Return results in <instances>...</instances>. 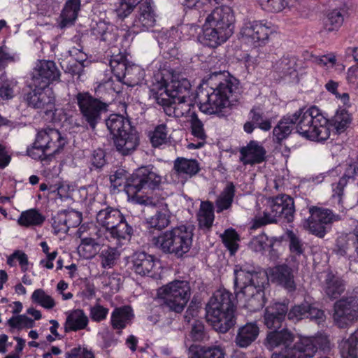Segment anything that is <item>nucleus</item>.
<instances>
[{"mask_svg": "<svg viewBox=\"0 0 358 358\" xmlns=\"http://www.w3.org/2000/svg\"><path fill=\"white\" fill-rule=\"evenodd\" d=\"M239 85V80L232 76L211 83L199 94L200 110L208 115L222 113L231 103L238 101Z\"/></svg>", "mask_w": 358, "mask_h": 358, "instance_id": "obj_1", "label": "nucleus"}, {"mask_svg": "<svg viewBox=\"0 0 358 358\" xmlns=\"http://www.w3.org/2000/svg\"><path fill=\"white\" fill-rule=\"evenodd\" d=\"M235 17L232 8L227 6L215 8L206 17L202 27L201 43L215 48L225 43L233 34Z\"/></svg>", "mask_w": 358, "mask_h": 358, "instance_id": "obj_2", "label": "nucleus"}, {"mask_svg": "<svg viewBox=\"0 0 358 358\" xmlns=\"http://www.w3.org/2000/svg\"><path fill=\"white\" fill-rule=\"evenodd\" d=\"M232 294L226 289H217L206 307V321L218 332L226 333L236 323V307Z\"/></svg>", "mask_w": 358, "mask_h": 358, "instance_id": "obj_3", "label": "nucleus"}, {"mask_svg": "<svg viewBox=\"0 0 358 358\" xmlns=\"http://www.w3.org/2000/svg\"><path fill=\"white\" fill-rule=\"evenodd\" d=\"M96 221L106 231L109 243L115 247L127 245L134 234L129 217L116 208L107 206L100 210L96 213Z\"/></svg>", "mask_w": 358, "mask_h": 358, "instance_id": "obj_4", "label": "nucleus"}, {"mask_svg": "<svg viewBox=\"0 0 358 358\" xmlns=\"http://www.w3.org/2000/svg\"><path fill=\"white\" fill-rule=\"evenodd\" d=\"M162 177L155 171L153 166H143L137 170L127 180L124 190L129 199L136 203L157 207L159 200L151 196L140 194L148 193L159 187Z\"/></svg>", "mask_w": 358, "mask_h": 358, "instance_id": "obj_5", "label": "nucleus"}, {"mask_svg": "<svg viewBox=\"0 0 358 358\" xmlns=\"http://www.w3.org/2000/svg\"><path fill=\"white\" fill-rule=\"evenodd\" d=\"M292 114L296 131L303 138L317 142L329 138V120L317 107L302 108Z\"/></svg>", "mask_w": 358, "mask_h": 358, "instance_id": "obj_6", "label": "nucleus"}, {"mask_svg": "<svg viewBox=\"0 0 358 358\" xmlns=\"http://www.w3.org/2000/svg\"><path fill=\"white\" fill-rule=\"evenodd\" d=\"M245 271L234 270L235 290L240 289L239 292L248 297L245 299V308L250 312H257L260 310L266 303L264 285L268 280L267 273L265 272L264 277L256 284L255 278H258V275L262 274V270H259V272L255 270H247L245 274Z\"/></svg>", "mask_w": 358, "mask_h": 358, "instance_id": "obj_7", "label": "nucleus"}, {"mask_svg": "<svg viewBox=\"0 0 358 358\" xmlns=\"http://www.w3.org/2000/svg\"><path fill=\"white\" fill-rule=\"evenodd\" d=\"M193 235V227L182 224L154 237L152 241L164 252L182 257L191 249Z\"/></svg>", "mask_w": 358, "mask_h": 358, "instance_id": "obj_8", "label": "nucleus"}, {"mask_svg": "<svg viewBox=\"0 0 358 358\" xmlns=\"http://www.w3.org/2000/svg\"><path fill=\"white\" fill-rule=\"evenodd\" d=\"M80 115L82 126L86 129L94 131L102 116L108 110V103L92 96L88 92H78L75 96Z\"/></svg>", "mask_w": 358, "mask_h": 358, "instance_id": "obj_9", "label": "nucleus"}, {"mask_svg": "<svg viewBox=\"0 0 358 358\" xmlns=\"http://www.w3.org/2000/svg\"><path fill=\"white\" fill-rule=\"evenodd\" d=\"M294 202L291 196L287 194L277 196L269 201L268 207L262 216L255 217L252 228L257 229L276 222L279 217H283L287 222H292L294 220Z\"/></svg>", "mask_w": 358, "mask_h": 358, "instance_id": "obj_10", "label": "nucleus"}, {"mask_svg": "<svg viewBox=\"0 0 358 358\" xmlns=\"http://www.w3.org/2000/svg\"><path fill=\"white\" fill-rule=\"evenodd\" d=\"M157 296L162 301V306L170 311L180 313L190 297V288L186 281L175 280L159 287Z\"/></svg>", "mask_w": 358, "mask_h": 358, "instance_id": "obj_11", "label": "nucleus"}, {"mask_svg": "<svg viewBox=\"0 0 358 358\" xmlns=\"http://www.w3.org/2000/svg\"><path fill=\"white\" fill-rule=\"evenodd\" d=\"M330 341L324 333L318 332L313 337H301L285 355H275L273 358H312L317 350H329Z\"/></svg>", "mask_w": 358, "mask_h": 358, "instance_id": "obj_12", "label": "nucleus"}, {"mask_svg": "<svg viewBox=\"0 0 358 358\" xmlns=\"http://www.w3.org/2000/svg\"><path fill=\"white\" fill-rule=\"evenodd\" d=\"M166 90L167 87L164 84L152 87L150 89L151 96L157 104L163 107L164 113L168 116L178 118L188 115L191 108L194 107L190 98L170 99Z\"/></svg>", "mask_w": 358, "mask_h": 358, "instance_id": "obj_13", "label": "nucleus"}, {"mask_svg": "<svg viewBox=\"0 0 358 358\" xmlns=\"http://www.w3.org/2000/svg\"><path fill=\"white\" fill-rule=\"evenodd\" d=\"M309 213V217L303 222V227L319 238H323L331 224L340 220V215L328 208L311 206Z\"/></svg>", "mask_w": 358, "mask_h": 358, "instance_id": "obj_14", "label": "nucleus"}, {"mask_svg": "<svg viewBox=\"0 0 358 358\" xmlns=\"http://www.w3.org/2000/svg\"><path fill=\"white\" fill-rule=\"evenodd\" d=\"M23 99L29 107L46 110L52 108L55 100L52 89L42 85L38 86L32 80L29 85V90L24 94Z\"/></svg>", "mask_w": 358, "mask_h": 358, "instance_id": "obj_15", "label": "nucleus"}, {"mask_svg": "<svg viewBox=\"0 0 358 358\" xmlns=\"http://www.w3.org/2000/svg\"><path fill=\"white\" fill-rule=\"evenodd\" d=\"M358 319V299L354 297L341 299L334 304V320L336 324L345 329Z\"/></svg>", "mask_w": 358, "mask_h": 358, "instance_id": "obj_16", "label": "nucleus"}, {"mask_svg": "<svg viewBox=\"0 0 358 358\" xmlns=\"http://www.w3.org/2000/svg\"><path fill=\"white\" fill-rule=\"evenodd\" d=\"M34 142L37 146L55 155L64 148L67 140L57 129L46 128L38 131Z\"/></svg>", "mask_w": 358, "mask_h": 358, "instance_id": "obj_17", "label": "nucleus"}, {"mask_svg": "<svg viewBox=\"0 0 358 358\" xmlns=\"http://www.w3.org/2000/svg\"><path fill=\"white\" fill-rule=\"evenodd\" d=\"M61 72L52 60H39L32 71L31 80L38 86L49 87L53 82L60 79Z\"/></svg>", "mask_w": 358, "mask_h": 358, "instance_id": "obj_18", "label": "nucleus"}, {"mask_svg": "<svg viewBox=\"0 0 358 358\" xmlns=\"http://www.w3.org/2000/svg\"><path fill=\"white\" fill-rule=\"evenodd\" d=\"M272 32L271 23L263 21L247 22L241 30L243 38L251 41L255 45L265 43Z\"/></svg>", "mask_w": 358, "mask_h": 358, "instance_id": "obj_19", "label": "nucleus"}, {"mask_svg": "<svg viewBox=\"0 0 358 358\" xmlns=\"http://www.w3.org/2000/svg\"><path fill=\"white\" fill-rule=\"evenodd\" d=\"M156 13L150 0H145L138 6V14L136 15L132 28L134 32L146 31L156 24Z\"/></svg>", "mask_w": 358, "mask_h": 358, "instance_id": "obj_20", "label": "nucleus"}, {"mask_svg": "<svg viewBox=\"0 0 358 358\" xmlns=\"http://www.w3.org/2000/svg\"><path fill=\"white\" fill-rule=\"evenodd\" d=\"M116 150L122 155L127 156L133 153L139 145V134L134 127L131 129H124L123 132L113 137Z\"/></svg>", "mask_w": 358, "mask_h": 358, "instance_id": "obj_21", "label": "nucleus"}, {"mask_svg": "<svg viewBox=\"0 0 358 358\" xmlns=\"http://www.w3.org/2000/svg\"><path fill=\"white\" fill-rule=\"evenodd\" d=\"M288 310L287 304L276 302L265 308L264 324L269 329H279L285 322Z\"/></svg>", "mask_w": 358, "mask_h": 358, "instance_id": "obj_22", "label": "nucleus"}, {"mask_svg": "<svg viewBox=\"0 0 358 358\" xmlns=\"http://www.w3.org/2000/svg\"><path fill=\"white\" fill-rule=\"evenodd\" d=\"M200 170L201 166L196 159L178 157L173 161V171L182 184L197 175Z\"/></svg>", "mask_w": 358, "mask_h": 358, "instance_id": "obj_23", "label": "nucleus"}, {"mask_svg": "<svg viewBox=\"0 0 358 358\" xmlns=\"http://www.w3.org/2000/svg\"><path fill=\"white\" fill-rule=\"evenodd\" d=\"M294 335L287 328L278 331V329H273L270 331L266 336V344L268 348H274L280 345H283L284 349L278 353L274 352L272 354L271 358L275 355H285L288 349H291L293 346L289 347L291 343L294 341Z\"/></svg>", "mask_w": 358, "mask_h": 358, "instance_id": "obj_24", "label": "nucleus"}, {"mask_svg": "<svg viewBox=\"0 0 358 358\" xmlns=\"http://www.w3.org/2000/svg\"><path fill=\"white\" fill-rule=\"evenodd\" d=\"M240 160L244 165H254L263 162L266 159V150L256 141H250L240 150Z\"/></svg>", "mask_w": 358, "mask_h": 358, "instance_id": "obj_25", "label": "nucleus"}, {"mask_svg": "<svg viewBox=\"0 0 358 358\" xmlns=\"http://www.w3.org/2000/svg\"><path fill=\"white\" fill-rule=\"evenodd\" d=\"M66 318L64 328L66 333L85 329L89 324V318L83 309L76 308L66 312Z\"/></svg>", "mask_w": 358, "mask_h": 358, "instance_id": "obj_26", "label": "nucleus"}, {"mask_svg": "<svg viewBox=\"0 0 358 358\" xmlns=\"http://www.w3.org/2000/svg\"><path fill=\"white\" fill-rule=\"evenodd\" d=\"M134 313L130 306L115 308L110 316V324L113 329L120 332L132 322Z\"/></svg>", "mask_w": 358, "mask_h": 358, "instance_id": "obj_27", "label": "nucleus"}, {"mask_svg": "<svg viewBox=\"0 0 358 358\" xmlns=\"http://www.w3.org/2000/svg\"><path fill=\"white\" fill-rule=\"evenodd\" d=\"M161 84L166 85L167 87L166 93L170 99H189L190 98L191 84L186 78L181 80H172L170 84H167L165 80H162L154 85L156 87Z\"/></svg>", "mask_w": 358, "mask_h": 358, "instance_id": "obj_28", "label": "nucleus"}, {"mask_svg": "<svg viewBox=\"0 0 358 358\" xmlns=\"http://www.w3.org/2000/svg\"><path fill=\"white\" fill-rule=\"evenodd\" d=\"M249 121L244 124V131L251 134L255 127L263 131H268L271 129V121L264 118V113L259 108H252L249 113Z\"/></svg>", "mask_w": 358, "mask_h": 358, "instance_id": "obj_29", "label": "nucleus"}, {"mask_svg": "<svg viewBox=\"0 0 358 358\" xmlns=\"http://www.w3.org/2000/svg\"><path fill=\"white\" fill-rule=\"evenodd\" d=\"M294 127H295V122L293 114L284 115L273 128V141L277 143H281L284 139L290 135Z\"/></svg>", "mask_w": 358, "mask_h": 358, "instance_id": "obj_30", "label": "nucleus"}, {"mask_svg": "<svg viewBox=\"0 0 358 358\" xmlns=\"http://www.w3.org/2000/svg\"><path fill=\"white\" fill-rule=\"evenodd\" d=\"M259 333V329L255 323H247L238 329L236 343L241 348H246L257 339Z\"/></svg>", "mask_w": 358, "mask_h": 358, "instance_id": "obj_31", "label": "nucleus"}, {"mask_svg": "<svg viewBox=\"0 0 358 358\" xmlns=\"http://www.w3.org/2000/svg\"><path fill=\"white\" fill-rule=\"evenodd\" d=\"M80 10V0L67 1L60 15V27L64 28L73 25L78 17Z\"/></svg>", "mask_w": 358, "mask_h": 358, "instance_id": "obj_32", "label": "nucleus"}, {"mask_svg": "<svg viewBox=\"0 0 358 358\" xmlns=\"http://www.w3.org/2000/svg\"><path fill=\"white\" fill-rule=\"evenodd\" d=\"M157 263H159L157 258L144 252H135L127 259L129 268H153Z\"/></svg>", "mask_w": 358, "mask_h": 358, "instance_id": "obj_33", "label": "nucleus"}, {"mask_svg": "<svg viewBox=\"0 0 358 358\" xmlns=\"http://www.w3.org/2000/svg\"><path fill=\"white\" fill-rule=\"evenodd\" d=\"M324 290L327 295L331 299L338 298L345 291L344 281L334 274L332 270H329L327 274Z\"/></svg>", "mask_w": 358, "mask_h": 358, "instance_id": "obj_34", "label": "nucleus"}, {"mask_svg": "<svg viewBox=\"0 0 358 358\" xmlns=\"http://www.w3.org/2000/svg\"><path fill=\"white\" fill-rule=\"evenodd\" d=\"M45 221V215L38 209L31 208L21 213L17 223L22 227L34 228L41 227Z\"/></svg>", "mask_w": 358, "mask_h": 358, "instance_id": "obj_35", "label": "nucleus"}, {"mask_svg": "<svg viewBox=\"0 0 358 358\" xmlns=\"http://www.w3.org/2000/svg\"><path fill=\"white\" fill-rule=\"evenodd\" d=\"M293 270H263V274L265 272L271 275L273 280L281 285L289 292H293L296 289V284L294 280Z\"/></svg>", "mask_w": 358, "mask_h": 358, "instance_id": "obj_36", "label": "nucleus"}, {"mask_svg": "<svg viewBox=\"0 0 358 358\" xmlns=\"http://www.w3.org/2000/svg\"><path fill=\"white\" fill-rule=\"evenodd\" d=\"M92 34L100 40L108 43V45L113 44L117 39V32L114 31L113 25L107 24L104 21H99L92 26Z\"/></svg>", "mask_w": 358, "mask_h": 358, "instance_id": "obj_37", "label": "nucleus"}, {"mask_svg": "<svg viewBox=\"0 0 358 358\" xmlns=\"http://www.w3.org/2000/svg\"><path fill=\"white\" fill-rule=\"evenodd\" d=\"M129 65L130 64L125 53L120 52L117 55L113 53L111 56L110 66L113 73L119 83H122L123 78H125V74Z\"/></svg>", "mask_w": 358, "mask_h": 358, "instance_id": "obj_38", "label": "nucleus"}, {"mask_svg": "<svg viewBox=\"0 0 358 358\" xmlns=\"http://www.w3.org/2000/svg\"><path fill=\"white\" fill-rule=\"evenodd\" d=\"M178 30L171 28L159 39V45L161 49L167 52L170 57H175L178 54L177 44L178 41Z\"/></svg>", "mask_w": 358, "mask_h": 358, "instance_id": "obj_39", "label": "nucleus"}, {"mask_svg": "<svg viewBox=\"0 0 358 358\" xmlns=\"http://www.w3.org/2000/svg\"><path fill=\"white\" fill-rule=\"evenodd\" d=\"M215 219L214 206L209 201H201L197 213L199 227L202 229L210 230Z\"/></svg>", "mask_w": 358, "mask_h": 358, "instance_id": "obj_40", "label": "nucleus"}, {"mask_svg": "<svg viewBox=\"0 0 358 358\" xmlns=\"http://www.w3.org/2000/svg\"><path fill=\"white\" fill-rule=\"evenodd\" d=\"M79 237L86 236L87 238L94 239V242L99 243L102 245H107L109 243V238L101 227L98 228L94 224L91 225H82L78 231Z\"/></svg>", "mask_w": 358, "mask_h": 358, "instance_id": "obj_41", "label": "nucleus"}, {"mask_svg": "<svg viewBox=\"0 0 358 358\" xmlns=\"http://www.w3.org/2000/svg\"><path fill=\"white\" fill-rule=\"evenodd\" d=\"M105 121L107 129L113 136L124 129H131L130 120L120 114H111Z\"/></svg>", "mask_w": 358, "mask_h": 358, "instance_id": "obj_42", "label": "nucleus"}, {"mask_svg": "<svg viewBox=\"0 0 358 358\" xmlns=\"http://www.w3.org/2000/svg\"><path fill=\"white\" fill-rule=\"evenodd\" d=\"M236 193V187L232 182H227L216 199L217 213H221L231 208Z\"/></svg>", "mask_w": 358, "mask_h": 358, "instance_id": "obj_43", "label": "nucleus"}, {"mask_svg": "<svg viewBox=\"0 0 358 358\" xmlns=\"http://www.w3.org/2000/svg\"><path fill=\"white\" fill-rule=\"evenodd\" d=\"M148 137L152 146L155 148H161L170 143L169 129L165 124L157 125L149 132Z\"/></svg>", "mask_w": 358, "mask_h": 358, "instance_id": "obj_44", "label": "nucleus"}, {"mask_svg": "<svg viewBox=\"0 0 358 358\" xmlns=\"http://www.w3.org/2000/svg\"><path fill=\"white\" fill-rule=\"evenodd\" d=\"M343 358H358V329L339 344Z\"/></svg>", "mask_w": 358, "mask_h": 358, "instance_id": "obj_45", "label": "nucleus"}, {"mask_svg": "<svg viewBox=\"0 0 358 358\" xmlns=\"http://www.w3.org/2000/svg\"><path fill=\"white\" fill-rule=\"evenodd\" d=\"M351 122V117L345 109H338L335 115L329 120V127H331L336 133L343 132Z\"/></svg>", "mask_w": 358, "mask_h": 358, "instance_id": "obj_46", "label": "nucleus"}, {"mask_svg": "<svg viewBox=\"0 0 358 358\" xmlns=\"http://www.w3.org/2000/svg\"><path fill=\"white\" fill-rule=\"evenodd\" d=\"M344 13L343 9L329 10L324 20V29L328 32L337 31L344 22Z\"/></svg>", "mask_w": 358, "mask_h": 358, "instance_id": "obj_47", "label": "nucleus"}, {"mask_svg": "<svg viewBox=\"0 0 358 358\" xmlns=\"http://www.w3.org/2000/svg\"><path fill=\"white\" fill-rule=\"evenodd\" d=\"M170 211L166 205L162 208L157 210L155 214L148 220L150 228L162 230L170 224Z\"/></svg>", "mask_w": 358, "mask_h": 358, "instance_id": "obj_48", "label": "nucleus"}, {"mask_svg": "<svg viewBox=\"0 0 358 358\" xmlns=\"http://www.w3.org/2000/svg\"><path fill=\"white\" fill-rule=\"evenodd\" d=\"M225 350L220 345L201 346L191 355L190 358H224Z\"/></svg>", "mask_w": 358, "mask_h": 358, "instance_id": "obj_49", "label": "nucleus"}, {"mask_svg": "<svg viewBox=\"0 0 358 358\" xmlns=\"http://www.w3.org/2000/svg\"><path fill=\"white\" fill-rule=\"evenodd\" d=\"M80 244L78 250L79 254L86 259L93 257L99 250L100 247L103 245L94 242V239L87 238L86 236L79 237Z\"/></svg>", "mask_w": 358, "mask_h": 358, "instance_id": "obj_50", "label": "nucleus"}, {"mask_svg": "<svg viewBox=\"0 0 358 358\" xmlns=\"http://www.w3.org/2000/svg\"><path fill=\"white\" fill-rule=\"evenodd\" d=\"M289 241V247L292 254V258H304V243L297 236L293 231L288 230L286 233Z\"/></svg>", "mask_w": 358, "mask_h": 358, "instance_id": "obj_51", "label": "nucleus"}, {"mask_svg": "<svg viewBox=\"0 0 358 358\" xmlns=\"http://www.w3.org/2000/svg\"><path fill=\"white\" fill-rule=\"evenodd\" d=\"M191 133L196 138L204 141L207 135L206 134L203 122L198 118L195 113H192L190 120ZM204 145L203 142H199L196 145L192 144L191 147L200 148Z\"/></svg>", "mask_w": 358, "mask_h": 358, "instance_id": "obj_52", "label": "nucleus"}, {"mask_svg": "<svg viewBox=\"0 0 358 358\" xmlns=\"http://www.w3.org/2000/svg\"><path fill=\"white\" fill-rule=\"evenodd\" d=\"M145 76L144 71L138 65L130 64L123 78L122 83L129 86H136L139 85L143 80Z\"/></svg>", "mask_w": 358, "mask_h": 358, "instance_id": "obj_53", "label": "nucleus"}, {"mask_svg": "<svg viewBox=\"0 0 358 358\" xmlns=\"http://www.w3.org/2000/svg\"><path fill=\"white\" fill-rule=\"evenodd\" d=\"M220 238L231 255H234L238 249V242L240 241V236L236 231L233 228H229L220 234Z\"/></svg>", "mask_w": 358, "mask_h": 358, "instance_id": "obj_54", "label": "nucleus"}, {"mask_svg": "<svg viewBox=\"0 0 358 358\" xmlns=\"http://www.w3.org/2000/svg\"><path fill=\"white\" fill-rule=\"evenodd\" d=\"M107 245H108V249L103 250L99 257L103 267L108 266L110 268L114 266L117 258L120 255L117 250L120 247H115L110 243H107Z\"/></svg>", "mask_w": 358, "mask_h": 358, "instance_id": "obj_55", "label": "nucleus"}, {"mask_svg": "<svg viewBox=\"0 0 358 358\" xmlns=\"http://www.w3.org/2000/svg\"><path fill=\"white\" fill-rule=\"evenodd\" d=\"M277 71L281 76H292L296 71V62L294 57H283L276 66Z\"/></svg>", "mask_w": 358, "mask_h": 358, "instance_id": "obj_56", "label": "nucleus"}, {"mask_svg": "<svg viewBox=\"0 0 358 358\" xmlns=\"http://www.w3.org/2000/svg\"><path fill=\"white\" fill-rule=\"evenodd\" d=\"M31 300L33 302L46 309H52L55 306L53 298L48 295L42 289H37L34 291L31 294Z\"/></svg>", "mask_w": 358, "mask_h": 358, "instance_id": "obj_57", "label": "nucleus"}, {"mask_svg": "<svg viewBox=\"0 0 358 358\" xmlns=\"http://www.w3.org/2000/svg\"><path fill=\"white\" fill-rule=\"evenodd\" d=\"M6 324L11 329L21 330L23 328H32L34 322L26 315H17L12 316L7 321Z\"/></svg>", "mask_w": 358, "mask_h": 358, "instance_id": "obj_58", "label": "nucleus"}, {"mask_svg": "<svg viewBox=\"0 0 358 358\" xmlns=\"http://www.w3.org/2000/svg\"><path fill=\"white\" fill-rule=\"evenodd\" d=\"M17 59V55L12 52L7 46H0V72L5 78H6L5 68L9 63L15 62Z\"/></svg>", "mask_w": 358, "mask_h": 358, "instance_id": "obj_59", "label": "nucleus"}, {"mask_svg": "<svg viewBox=\"0 0 358 358\" xmlns=\"http://www.w3.org/2000/svg\"><path fill=\"white\" fill-rule=\"evenodd\" d=\"M51 226L55 235L60 233L66 234L69 231L66 220L64 217V210H59L57 214L52 216Z\"/></svg>", "mask_w": 358, "mask_h": 358, "instance_id": "obj_60", "label": "nucleus"}, {"mask_svg": "<svg viewBox=\"0 0 358 358\" xmlns=\"http://www.w3.org/2000/svg\"><path fill=\"white\" fill-rule=\"evenodd\" d=\"M91 171H100L102 168L106 164V153L102 149H96L93 151L90 157Z\"/></svg>", "mask_w": 358, "mask_h": 358, "instance_id": "obj_61", "label": "nucleus"}, {"mask_svg": "<svg viewBox=\"0 0 358 358\" xmlns=\"http://www.w3.org/2000/svg\"><path fill=\"white\" fill-rule=\"evenodd\" d=\"M273 245V242L265 234H260L254 238L250 243V248L252 250L260 252L266 250Z\"/></svg>", "mask_w": 358, "mask_h": 358, "instance_id": "obj_62", "label": "nucleus"}, {"mask_svg": "<svg viewBox=\"0 0 358 358\" xmlns=\"http://www.w3.org/2000/svg\"><path fill=\"white\" fill-rule=\"evenodd\" d=\"M65 358H95V356L91 348L79 345L66 352Z\"/></svg>", "mask_w": 358, "mask_h": 358, "instance_id": "obj_63", "label": "nucleus"}, {"mask_svg": "<svg viewBox=\"0 0 358 358\" xmlns=\"http://www.w3.org/2000/svg\"><path fill=\"white\" fill-rule=\"evenodd\" d=\"M175 29L178 30L180 40H189L196 36L199 26L194 23L182 24Z\"/></svg>", "mask_w": 358, "mask_h": 358, "instance_id": "obj_64", "label": "nucleus"}]
</instances>
